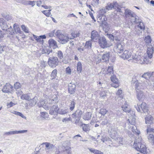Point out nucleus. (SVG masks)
Instances as JSON below:
<instances>
[{
	"instance_id": "nucleus-1",
	"label": "nucleus",
	"mask_w": 154,
	"mask_h": 154,
	"mask_svg": "<svg viewBox=\"0 0 154 154\" xmlns=\"http://www.w3.org/2000/svg\"><path fill=\"white\" fill-rule=\"evenodd\" d=\"M133 147L137 151L144 154H149L150 151L147 149L144 143H143L141 138H138L134 142Z\"/></svg>"
},
{
	"instance_id": "nucleus-2",
	"label": "nucleus",
	"mask_w": 154,
	"mask_h": 154,
	"mask_svg": "<svg viewBox=\"0 0 154 154\" xmlns=\"http://www.w3.org/2000/svg\"><path fill=\"white\" fill-rule=\"evenodd\" d=\"M154 72L152 73L150 72H147L144 73L141 77L140 78V83L142 84L143 88H146L149 86H151L152 83L151 82L149 83V79L153 75Z\"/></svg>"
},
{
	"instance_id": "nucleus-3",
	"label": "nucleus",
	"mask_w": 154,
	"mask_h": 154,
	"mask_svg": "<svg viewBox=\"0 0 154 154\" xmlns=\"http://www.w3.org/2000/svg\"><path fill=\"white\" fill-rule=\"evenodd\" d=\"M55 35L59 39V42L62 44L67 42L69 38L68 36L63 34L62 31L60 30L57 31L55 32Z\"/></svg>"
},
{
	"instance_id": "nucleus-4",
	"label": "nucleus",
	"mask_w": 154,
	"mask_h": 154,
	"mask_svg": "<svg viewBox=\"0 0 154 154\" xmlns=\"http://www.w3.org/2000/svg\"><path fill=\"white\" fill-rule=\"evenodd\" d=\"M145 40L146 42L147 43L148 45L147 51V54L148 57L151 58L152 57V54L154 52V48L151 45H148L149 44L151 43V41L150 37L149 36L146 37Z\"/></svg>"
},
{
	"instance_id": "nucleus-5",
	"label": "nucleus",
	"mask_w": 154,
	"mask_h": 154,
	"mask_svg": "<svg viewBox=\"0 0 154 154\" xmlns=\"http://www.w3.org/2000/svg\"><path fill=\"white\" fill-rule=\"evenodd\" d=\"M136 55L134 54L132 55L131 60H132L133 61L137 62L138 63L141 64L148 63L147 59L146 58L143 56L137 57H136Z\"/></svg>"
},
{
	"instance_id": "nucleus-6",
	"label": "nucleus",
	"mask_w": 154,
	"mask_h": 154,
	"mask_svg": "<svg viewBox=\"0 0 154 154\" xmlns=\"http://www.w3.org/2000/svg\"><path fill=\"white\" fill-rule=\"evenodd\" d=\"M59 61L56 57H50L48 62L49 66L51 67L55 68L58 65Z\"/></svg>"
},
{
	"instance_id": "nucleus-7",
	"label": "nucleus",
	"mask_w": 154,
	"mask_h": 154,
	"mask_svg": "<svg viewBox=\"0 0 154 154\" xmlns=\"http://www.w3.org/2000/svg\"><path fill=\"white\" fill-rule=\"evenodd\" d=\"M51 101V100H49V103H45V102H44L43 100H40L39 102L38 103V106L39 107L42 106L46 110H48L49 107L51 106L50 103Z\"/></svg>"
},
{
	"instance_id": "nucleus-8",
	"label": "nucleus",
	"mask_w": 154,
	"mask_h": 154,
	"mask_svg": "<svg viewBox=\"0 0 154 154\" xmlns=\"http://www.w3.org/2000/svg\"><path fill=\"white\" fill-rule=\"evenodd\" d=\"M98 41L99 44L101 48H104L108 46L107 42L104 37H100Z\"/></svg>"
},
{
	"instance_id": "nucleus-9",
	"label": "nucleus",
	"mask_w": 154,
	"mask_h": 154,
	"mask_svg": "<svg viewBox=\"0 0 154 154\" xmlns=\"http://www.w3.org/2000/svg\"><path fill=\"white\" fill-rule=\"evenodd\" d=\"M131 52L128 50H125L123 53L120 55V57L124 59H128L130 58V60H132V55Z\"/></svg>"
},
{
	"instance_id": "nucleus-10",
	"label": "nucleus",
	"mask_w": 154,
	"mask_h": 154,
	"mask_svg": "<svg viewBox=\"0 0 154 154\" xmlns=\"http://www.w3.org/2000/svg\"><path fill=\"white\" fill-rule=\"evenodd\" d=\"M114 49L116 52L121 53L123 51V44H122L120 42H117L115 45Z\"/></svg>"
},
{
	"instance_id": "nucleus-11",
	"label": "nucleus",
	"mask_w": 154,
	"mask_h": 154,
	"mask_svg": "<svg viewBox=\"0 0 154 154\" xmlns=\"http://www.w3.org/2000/svg\"><path fill=\"white\" fill-rule=\"evenodd\" d=\"M42 144H45V150L48 152L52 151L54 150L55 148V146L53 144L49 143H43Z\"/></svg>"
},
{
	"instance_id": "nucleus-12",
	"label": "nucleus",
	"mask_w": 154,
	"mask_h": 154,
	"mask_svg": "<svg viewBox=\"0 0 154 154\" xmlns=\"http://www.w3.org/2000/svg\"><path fill=\"white\" fill-rule=\"evenodd\" d=\"M13 87L9 84L6 83L2 91L4 93L11 92L13 91Z\"/></svg>"
},
{
	"instance_id": "nucleus-13",
	"label": "nucleus",
	"mask_w": 154,
	"mask_h": 154,
	"mask_svg": "<svg viewBox=\"0 0 154 154\" xmlns=\"http://www.w3.org/2000/svg\"><path fill=\"white\" fill-rule=\"evenodd\" d=\"M136 96L138 100L139 101L142 100L145 97L143 92L138 89L136 90Z\"/></svg>"
},
{
	"instance_id": "nucleus-14",
	"label": "nucleus",
	"mask_w": 154,
	"mask_h": 154,
	"mask_svg": "<svg viewBox=\"0 0 154 154\" xmlns=\"http://www.w3.org/2000/svg\"><path fill=\"white\" fill-rule=\"evenodd\" d=\"M26 130H19V131H14L7 132L4 134V135H11L13 134H17L20 133H23L27 132Z\"/></svg>"
},
{
	"instance_id": "nucleus-15",
	"label": "nucleus",
	"mask_w": 154,
	"mask_h": 154,
	"mask_svg": "<svg viewBox=\"0 0 154 154\" xmlns=\"http://www.w3.org/2000/svg\"><path fill=\"white\" fill-rule=\"evenodd\" d=\"M110 57L109 53L106 52L102 55L101 58H100V60L102 62H107L109 61Z\"/></svg>"
},
{
	"instance_id": "nucleus-16",
	"label": "nucleus",
	"mask_w": 154,
	"mask_h": 154,
	"mask_svg": "<svg viewBox=\"0 0 154 154\" xmlns=\"http://www.w3.org/2000/svg\"><path fill=\"white\" fill-rule=\"evenodd\" d=\"M99 36L97 32L95 30H93L92 31L91 34V37L92 40L95 42Z\"/></svg>"
},
{
	"instance_id": "nucleus-17",
	"label": "nucleus",
	"mask_w": 154,
	"mask_h": 154,
	"mask_svg": "<svg viewBox=\"0 0 154 154\" xmlns=\"http://www.w3.org/2000/svg\"><path fill=\"white\" fill-rule=\"evenodd\" d=\"M29 101V103L30 106H35L36 105H38V99L37 97H35L32 99L31 98Z\"/></svg>"
},
{
	"instance_id": "nucleus-18",
	"label": "nucleus",
	"mask_w": 154,
	"mask_h": 154,
	"mask_svg": "<svg viewBox=\"0 0 154 154\" xmlns=\"http://www.w3.org/2000/svg\"><path fill=\"white\" fill-rule=\"evenodd\" d=\"M59 108L57 106L53 105L51 107L49 111V114L51 115H55L58 113Z\"/></svg>"
},
{
	"instance_id": "nucleus-19",
	"label": "nucleus",
	"mask_w": 154,
	"mask_h": 154,
	"mask_svg": "<svg viewBox=\"0 0 154 154\" xmlns=\"http://www.w3.org/2000/svg\"><path fill=\"white\" fill-rule=\"evenodd\" d=\"M0 26L3 30H7L8 26L6 21L3 18H0Z\"/></svg>"
},
{
	"instance_id": "nucleus-20",
	"label": "nucleus",
	"mask_w": 154,
	"mask_h": 154,
	"mask_svg": "<svg viewBox=\"0 0 154 154\" xmlns=\"http://www.w3.org/2000/svg\"><path fill=\"white\" fill-rule=\"evenodd\" d=\"M48 43L50 47L54 49L58 47L57 42L53 39H50L48 41Z\"/></svg>"
},
{
	"instance_id": "nucleus-21",
	"label": "nucleus",
	"mask_w": 154,
	"mask_h": 154,
	"mask_svg": "<svg viewBox=\"0 0 154 154\" xmlns=\"http://www.w3.org/2000/svg\"><path fill=\"white\" fill-rule=\"evenodd\" d=\"M133 115H131L127 120V123L132 125H134L135 122V118L134 116V114L133 112Z\"/></svg>"
},
{
	"instance_id": "nucleus-22",
	"label": "nucleus",
	"mask_w": 154,
	"mask_h": 154,
	"mask_svg": "<svg viewBox=\"0 0 154 154\" xmlns=\"http://www.w3.org/2000/svg\"><path fill=\"white\" fill-rule=\"evenodd\" d=\"M134 13L129 9H127L125 10V14L127 17H131L134 16Z\"/></svg>"
},
{
	"instance_id": "nucleus-23",
	"label": "nucleus",
	"mask_w": 154,
	"mask_h": 154,
	"mask_svg": "<svg viewBox=\"0 0 154 154\" xmlns=\"http://www.w3.org/2000/svg\"><path fill=\"white\" fill-rule=\"evenodd\" d=\"M75 89V85L70 83L69 85L68 91L71 94L73 93Z\"/></svg>"
},
{
	"instance_id": "nucleus-24",
	"label": "nucleus",
	"mask_w": 154,
	"mask_h": 154,
	"mask_svg": "<svg viewBox=\"0 0 154 154\" xmlns=\"http://www.w3.org/2000/svg\"><path fill=\"white\" fill-rule=\"evenodd\" d=\"M153 118L151 115H149L145 118L146 123V124H152L153 123Z\"/></svg>"
},
{
	"instance_id": "nucleus-25",
	"label": "nucleus",
	"mask_w": 154,
	"mask_h": 154,
	"mask_svg": "<svg viewBox=\"0 0 154 154\" xmlns=\"http://www.w3.org/2000/svg\"><path fill=\"white\" fill-rule=\"evenodd\" d=\"M122 110L125 112L129 113L131 111V109L126 102H125L124 105H122Z\"/></svg>"
},
{
	"instance_id": "nucleus-26",
	"label": "nucleus",
	"mask_w": 154,
	"mask_h": 154,
	"mask_svg": "<svg viewBox=\"0 0 154 154\" xmlns=\"http://www.w3.org/2000/svg\"><path fill=\"white\" fill-rule=\"evenodd\" d=\"M91 153L94 154H103V152L94 148H89L88 149Z\"/></svg>"
},
{
	"instance_id": "nucleus-27",
	"label": "nucleus",
	"mask_w": 154,
	"mask_h": 154,
	"mask_svg": "<svg viewBox=\"0 0 154 154\" xmlns=\"http://www.w3.org/2000/svg\"><path fill=\"white\" fill-rule=\"evenodd\" d=\"M131 17V21L132 23H137L139 22L138 17L135 14L134 16H133Z\"/></svg>"
},
{
	"instance_id": "nucleus-28",
	"label": "nucleus",
	"mask_w": 154,
	"mask_h": 154,
	"mask_svg": "<svg viewBox=\"0 0 154 154\" xmlns=\"http://www.w3.org/2000/svg\"><path fill=\"white\" fill-rule=\"evenodd\" d=\"M140 81L139 83L138 82V81L135 78H133L132 79V80L131 81V83L132 84H133L134 85L135 88H137L138 86H139V84H141V83H140Z\"/></svg>"
},
{
	"instance_id": "nucleus-29",
	"label": "nucleus",
	"mask_w": 154,
	"mask_h": 154,
	"mask_svg": "<svg viewBox=\"0 0 154 154\" xmlns=\"http://www.w3.org/2000/svg\"><path fill=\"white\" fill-rule=\"evenodd\" d=\"M92 114L91 112L85 113L83 116V119L85 120H90Z\"/></svg>"
},
{
	"instance_id": "nucleus-30",
	"label": "nucleus",
	"mask_w": 154,
	"mask_h": 154,
	"mask_svg": "<svg viewBox=\"0 0 154 154\" xmlns=\"http://www.w3.org/2000/svg\"><path fill=\"white\" fill-rule=\"evenodd\" d=\"M140 107L144 112H148V109L146 103L144 102L142 103L141 104Z\"/></svg>"
},
{
	"instance_id": "nucleus-31",
	"label": "nucleus",
	"mask_w": 154,
	"mask_h": 154,
	"mask_svg": "<svg viewBox=\"0 0 154 154\" xmlns=\"http://www.w3.org/2000/svg\"><path fill=\"white\" fill-rule=\"evenodd\" d=\"M131 130L134 134L137 135H139L140 133V131L137 129V127L135 125L132 126Z\"/></svg>"
},
{
	"instance_id": "nucleus-32",
	"label": "nucleus",
	"mask_w": 154,
	"mask_h": 154,
	"mask_svg": "<svg viewBox=\"0 0 154 154\" xmlns=\"http://www.w3.org/2000/svg\"><path fill=\"white\" fill-rule=\"evenodd\" d=\"M107 75H110L113 74L114 71L113 67L112 66H109L108 69H107Z\"/></svg>"
},
{
	"instance_id": "nucleus-33",
	"label": "nucleus",
	"mask_w": 154,
	"mask_h": 154,
	"mask_svg": "<svg viewBox=\"0 0 154 154\" xmlns=\"http://www.w3.org/2000/svg\"><path fill=\"white\" fill-rule=\"evenodd\" d=\"M82 126L83 130L87 132L90 130V128L88 124H82Z\"/></svg>"
},
{
	"instance_id": "nucleus-34",
	"label": "nucleus",
	"mask_w": 154,
	"mask_h": 154,
	"mask_svg": "<svg viewBox=\"0 0 154 154\" xmlns=\"http://www.w3.org/2000/svg\"><path fill=\"white\" fill-rule=\"evenodd\" d=\"M71 35L72 38H70V39H73L74 38L78 37L79 35V32L75 31H74L73 32H72Z\"/></svg>"
},
{
	"instance_id": "nucleus-35",
	"label": "nucleus",
	"mask_w": 154,
	"mask_h": 154,
	"mask_svg": "<svg viewBox=\"0 0 154 154\" xmlns=\"http://www.w3.org/2000/svg\"><path fill=\"white\" fill-rule=\"evenodd\" d=\"M31 97H30L27 94H23L22 95L21 97V99L22 100H26L29 101Z\"/></svg>"
},
{
	"instance_id": "nucleus-36",
	"label": "nucleus",
	"mask_w": 154,
	"mask_h": 154,
	"mask_svg": "<svg viewBox=\"0 0 154 154\" xmlns=\"http://www.w3.org/2000/svg\"><path fill=\"white\" fill-rule=\"evenodd\" d=\"M149 141L153 145H154V135L150 134L148 137Z\"/></svg>"
},
{
	"instance_id": "nucleus-37",
	"label": "nucleus",
	"mask_w": 154,
	"mask_h": 154,
	"mask_svg": "<svg viewBox=\"0 0 154 154\" xmlns=\"http://www.w3.org/2000/svg\"><path fill=\"white\" fill-rule=\"evenodd\" d=\"M140 23L137 26L136 28L138 29H139L141 30H144V26L143 23L139 22Z\"/></svg>"
},
{
	"instance_id": "nucleus-38",
	"label": "nucleus",
	"mask_w": 154,
	"mask_h": 154,
	"mask_svg": "<svg viewBox=\"0 0 154 154\" xmlns=\"http://www.w3.org/2000/svg\"><path fill=\"white\" fill-rule=\"evenodd\" d=\"M92 46V43L91 41H87L85 44V48L90 49L91 48Z\"/></svg>"
},
{
	"instance_id": "nucleus-39",
	"label": "nucleus",
	"mask_w": 154,
	"mask_h": 154,
	"mask_svg": "<svg viewBox=\"0 0 154 154\" xmlns=\"http://www.w3.org/2000/svg\"><path fill=\"white\" fill-rule=\"evenodd\" d=\"M57 73V71L56 69H54L52 71L51 75V77L52 78V79H54L56 78Z\"/></svg>"
},
{
	"instance_id": "nucleus-40",
	"label": "nucleus",
	"mask_w": 154,
	"mask_h": 154,
	"mask_svg": "<svg viewBox=\"0 0 154 154\" xmlns=\"http://www.w3.org/2000/svg\"><path fill=\"white\" fill-rule=\"evenodd\" d=\"M67 112V110L66 109H59L58 110V113L60 114L64 115L66 114Z\"/></svg>"
},
{
	"instance_id": "nucleus-41",
	"label": "nucleus",
	"mask_w": 154,
	"mask_h": 154,
	"mask_svg": "<svg viewBox=\"0 0 154 154\" xmlns=\"http://www.w3.org/2000/svg\"><path fill=\"white\" fill-rule=\"evenodd\" d=\"M82 69V65L81 63L80 62L78 63L77 65V71L79 73L81 72Z\"/></svg>"
},
{
	"instance_id": "nucleus-42",
	"label": "nucleus",
	"mask_w": 154,
	"mask_h": 154,
	"mask_svg": "<svg viewBox=\"0 0 154 154\" xmlns=\"http://www.w3.org/2000/svg\"><path fill=\"white\" fill-rule=\"evenodd\" d=\"M107 92L105 91H102L100 94V97L102 99H104L107 95Z\"/></svg>"
},
{
	"instance_id": "nucleus-43",
	"label": "nucleus",
	"mask_w": 154,
	"mask_h": 154,
	"mask_svg": "<svg viewBox=\"0 0 154 154\" xmlns=\"http://www.w3.org/2000/svg\"><path fill=\"white\" fill-rule=\"evenodd\" d=\"M64 152H66L67 154H72L71 148L69 146H67L65 147Z\"/></svg>"
},
{
	"instance_id": "nucleus-44",
	"label": "nucleus",
	"mask_w": 154,
	"mask_h": 154,
	"mask_svg": "<svg viewBox=\"0 0 154 154\" xmlns=\"http://www.w3.org/2000/svg\"><path fill=\"white\" fill-rule=\"evenodd\" d=\"M110 79L111 81L114 83H117V82H118V79L115 75H113L111 76Z\"/></svg>"
},
{
	"instance_id": "nucleus-45",
	"label": "nucleus",
	"mask_w": 154,
	"mask_h": 154,
	"mask_svg": "<svg viewBox=\"0 0 154 154\" xmlns=\"http://www.w3.org/2000/svg\"><path fill=\"white\" fill-rule=\"evenodd\" d=\"M75 104V103L74 100H73L71 102V103L69 105V108L71 111L73 110L74 109Z\"/></svg>"
},
{
	"instance_id": "nucleus-46",
	"label": "nucleus",
	"mask_w": 154,
	"mask_h": 154,
	"mask_svg": "<svg viewBox=\"0 0 154 154\" xmlns=\"http://www.w3.org/2000/svg\"><path fill=\"white\" fill-rule=\"evenodd\" d=\"M46 38V36L45 35H40L38 36L36 41L37 42H42L43 41V39H45Z\"/></svg>"
},
{
	"instance_id": "nucleus-47",
	"label": "nucleus",
	"mask_w": 154,
	"mask_h": 154,
	"mask_svg": "<svg viewBox=\"0 0 154 154\" xmlns=\"http://www.w3.org/2000/svg\"><path fill=\"white\" fill-rule=\"evenodd\" d=\"M72 121V118L70 117L69 118H63L62 120V121L63 123H66L69 121Z\"/></svg>"
},
{
	"instance_id": "nucleus-48",
	"label": "nucleus",
	"mask_w": 154,
	"mask_h": 154,
	"mask_svg": "<svg viewBox=\"0 0 154 154\" xmlns=\"http://www.w3.org/2000/svg\"><path fill=\"white\" fill-rule=\"evenodd\" d=\"M101 140L104 143L106 141H109L110 140V138L107 137L103 136L101 137Z\"/></svg>"
},
{
	"instance_id": "nucleus-49",
	"label": "nucleus",
	"mask_w": 154,
	"mask_h": 154,
	"mask_svg": "<svg viewBox=\"0 0 154 154\" xmlns=\"http://www.w3.org/2000/svg\"><path fill=\"white\" fill-rule=\"evenodd\" d=\"M106 8H103L100 10L99 11V14H100V16L103 15L104 14L106 13Z\"/></svg>"
},
{
	"instance_id": "nucleus-50",
	"label": "nucleus",
	"mask_w": 154,
	"mask_h": 154,
	"mask_svg": "<svg viewBox=\"0 0 154 154\" xmlns=\"http://www.w3.org/2000/svg\"><path fill=\"white\" fill-rule=\"evenodd\" d=\"M14 28L15 32L16 33H20V28L17 27L16 24L14 25Z\"/></svg>"
},
{
	"instance_id": "nucleus-51",
	"label": "nucleus",
	"mask_w": 154,
	"mask_h": 154,
	"mask_svg": "<svg viewBox=\"0 0 154 154\" xmlns=\"http://www.w3.org/2000/svg\"><path fill=\"white\" fill-rule=\"evenodd\" d=\"M147 133L149 135V134H151L150 133H154V129L150 127L147 128Z\"/></svg>"
},
{
	"instance_id": "nucleus-52",
	"label": "nucleus",
	"mask_w": 154,
	"mask_h": 154,
	"mask_svg": "<svg viewBox=\"0 0 154 154\" xmlns=\"http://www.w3.org/2000/svg\"><path fill=\"white\" fill-rule=\"evenodd\" d=\"M107 112L108 111L106 109H102L100 110V113L102 115L104 116L106 114Z\"/></svg>"
},
{
	"instance_id": "nucleus-53",
	"label": "nucleus",
	"mask_w": 154,
	"mask_h": 154,
	"mask_svg": "<svg viewBox=\"0 0 154 154\" xmlns=\"http://www.w3.org/2000/svg\"><path fill=\"white\" fill-rule=\"evenodd\" d=\"M109 133L111 135V137L113 138L114 136H115L116 134V132L115 130H109Z\"/></svg>"
},
{
	"instance_id": "nucleus-54",
	"label": "nucleus",
	"mask_w": 154,
	"mask_h": 154,
	"mask_svg": "<svg viewBox=\"0 0 154 154\" xmlns=\"http://www.w3.org/2000/svg\"><path fill=\"white\" fill-rule=\"evenodd\" d=\"M114 8L112 3H110V4L108 5L106 7V10H111L112 8Z\"/></svg>"
},
{
	"instance_id": "nucleus-55",
	"label": "nucleus",
	"mask_w": 154,
	"mask_h": 154,
	"mask_svg": "<svg viewBox=\"0 0 154 154\" xmlns=\"http://www.w3.org/2000/svg\"><path fill=\"white\" fill-rule=\"evenodd\" d=\"M75 112L76 113H77V118H78V119L80 118L81 117L82 115V112L81 110H76Z\"/></svg>"
},
{
	"instance_id": "nucleus-56",
	"label": "nucleus",
	"mask_w": 154,
	"mask_h": 154,
	"mask_svg": "<svg viewBox=\"0 0 154 154\" xmlns=\"http://www.w3.org/2000/svg\"><path fill=\"white\" fill-rule=\"evenodd\" d=\"M66 73L69 75H70L71 74V70L69 67H67L66 69Z\"/></svg>"
},
{
	"instance_id": "nucleus-57",
	"label": "nucleus",
	"mask_w": 154,
	"mask_h": 154,
	"mask_svg": "<svg viewBox=\"0 0 154 154\" xmlns=\"http://www.w3.org/2000/svg\"><path fill=\"white\" fill-rule=\"evenodd\" d=\"M21 27L23 30L24 32H29V30L28 28L26 27L24 25H22L21 26Z\"/></svg>"
},
{
	"instance_id": "nucleus-58",
	"label": "nucleus",
	"mask_w": 154,
	"mask_h": 154,
	"mask_svg": "<svg viewBox=\"0 0 154 154\" xmlns=\"http://www.w3.org/2000/svg\"><path fill=\"white\" fill-rule=\"evenodd\" d=\"M20 87L21 85L19 82H17L14 84V87L16 89L20 88Z\"/></svg>"
},
{
	"instance_id": "nucleus-59",
	"label": "nucleus",
	"mask_w": 154,
	"mask_h": 154,
	"mask_svg": "<svg viewBox=\"0 0 154 154\" xmlns=\"http://www.w3.org/2000/svg\"><path fill=\"white\" fill-rule=\"evenodd\" d=\"M57 55L59 58L61 59L63 58V54L62 52L60 51H57Z\"/></svg>"
},
{
	"instance_id": "nucleus-60",
	"label": "nucleus",
	"mask_w": 154,
	"mask_h": 154,
	"mask_svg": "<svg viewBox=\"0 0 154 154\" xmlns=\"http://www.w3.org/2000/svg\"><path fill=\"white\" fill-rule=\"evenodd\" d=\"M41 116L43 118H45L47 117L48 114L46 112H41Z\"/></svg>"
},
{
	"instance_id": "nucleus-61",
	"label": "nucleus",
	"mask_w": 154,
	"mask_h": 154,
	"mask_svg": "<svg viewBox=\"0 0 154 154\" xmlns=\"http://www.w3.org/2000/svg\"><path fill=\"white\" fill-rule=\"evenodd\" d=\"M122 93V91L121 90L119 89L116 92V94L119 96H120L121 98H123L122 96L121 95Z\"/></svg>"
},
{
	"instance_id": "nucleus-62",
	"label": "nucleus",
	"mask_w": 154,
	"mask_h": 154,
	"mask_svg": "<svg viewBox=\"0 0 154 154\" xmlns=\"http://www.w3.org/2000/svg\"><path fill=\"white\" fill-rule=\"evenodd\" d=\"M35 1H28L27 2V3L28 4L30 5H31L32 7L34 6L35 5Z\"/></svg>"
},
{
	"instance_id": "nucleus-63",
	"label": "nucleus",
	"mask_w": 154,
	"mask_h": 154,
	"mask_svg": "<svg viewBox=\"0 0 154 154\" xmlns=\"http://www.w3.org/2000/svg\"><path fill=\"white\" fill-rule=\"evenodd\" d=\"M7 31H8L10 32L9 33L10 34H12L13 32V31L11 26H10V28L8 27V28L7 29Z\"/></svg>"
},
{
	"instance_id": "nucleus-64",
	"label": "nucleus",
	"mask_w": 154,
	"mask_h": 154,
	"mask_svg": "<svg viewBox=\"0 0 154 154\" xmlns=\"http://www.w3.org/2000/svg\"><path fill=\"white\" fill-rule=\"evenodd\" d=\"M17 113V115L20 116H21V117H22V118L25 119H26V117H25V116H24L23 115V114H22V113H21L20 112H18V113Z\"/></svg>"
}]
</instances>
